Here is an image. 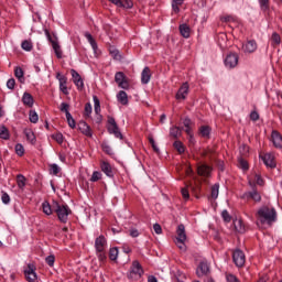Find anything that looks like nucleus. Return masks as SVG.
Here are the masks:
<instances>
[{
    "mask_svg": "<svg viewBox=\"0 0 282 282\" xmlns=\"http://www.w3.org/2000/svg\"><path fill=\"white\" fill-rule=\"evenodd\" d=\"M256 219L262 226H272L276 221V209L272 206L263 205L256 213Z\"/></svg>",
    "mask_w": 282,
    "mask_h": 282,
    "instance_id": "obj_1",
    "label": "nucleus"
},
{
    "mask_svg": "<svg viewBox=\"0 0 282 282\" xmlns=\"http://www.w3.org/2000/svg\"><path fill=\"white\" fill-rule=\"evenodd\" d=\"M53 210L56 213L61 224H67L69 220V215H72V209L67 205H61L58 202L53 203Z\"/></svg>",
    "mask_w": 282,
    "mask_h": 282,
    "instance_id": "obj_2",
    "label": "nucleus"
},
{
    "mask_svg": "<svg viewBox=\"0 0 282 282\" xmlns=\"http://www.w3.org/2000/svg\"><path fill=\"white\" fill-rule=\"evenodd\" d=\"M249 186H251V191L245 192L241 195V199H246L247 202H254L256 204L261 203V193L257 189V185L252 181L249 180Z\"/></svg>",
    "mask_w": 282,
    "mask_h": 282,
    "instance_id": "obj_3",
    "label": "nucleus"
},
{
    "mask_svg": "<svg viewBox=\"0 0 282 282\" xmlns=\"http://www.w3.org/2000/svg\"><path fill=\"white\" fill-rule=\"evenodd\" d=\"M144 274V269L138 261H133L132 265L130 267V271L128 272V279L130 281H140L142 275Z\"/></svg>",
    "mask_w": 282,
    "mask_h": 282,
    "instance_id": "obj_4",
    "label": "nucleus"
},
{
    "mask_svg": "<svg viewBox=\"0 0 282 282\" xmlns=\"http://www.w3.org/2000/svg\"><path fill=\"white\" fill-rule=\"evenodd\" d=\"M175 243L180 250H186V227L182 224L177 226Z\"/></svg>",
    "mask_w": 282,
    "mask_h": 282,
    "instance_id": "obj_5",
    "label": "nucleus"
},
{
    "mask_svg": "<svg viewBox=\"0 0 282 282\" xmlns=\"http://www.w3.org/2000/svg\"><path fill=\"white\" fill-rule=\"evenodd\" d=\"M44 32L47 41L52 44L55 56H57V58H63V51L61 50V44H58V39L54 35L52 36L48 30H45Z\"/></svg>",
    "mask_w": 282,
    "mask_h": 282,
    "instance_id": "obj_6",
    "label": "nucleus"
},
{
    "mask_svg": "<svg viewBox=\"0 0 282 282\" xmlns=\"http://www.w3.org/2000/svg\"><path fill=\"white\" fill-rule=\"evenodd\" d=\"M108 132L115 138H119V140H122V132H120V128L118 127V123L116 122V119L113 117H108Z\"/></svg>",
    "mask_w": 282,
    "mask_h": 282,
    "instance_id": "obj_7",
    "label": "nucleus"
},
{
    "mask_svg": "<svg viewBox=\"0 0 282 282\" xmlns=\"http://www.w3.org/2000/svg\"><path fill=\"white\" fill-rule=\"evenodd\" d=\"M24 276L28 282H39V276L36 275V265L34 263H29L24 269Z\"/></svg>",
    "mask_w": 282,
    "mask_h": 282,
    "instance_id": "obj_8",
    "label": "nucleus"
},
{
    "mask_svg": "<svg viewBox=\"0 0 282 282\" xmlns=\"http://www.w3.org/2000/svg\"><path fill=\"white\" fill-rule=\"evenodd\" d=\"M232 261L237 268H243L246 265V253L240 249H236L232 252Z\"/></svg>",
    "mask_w": 282,
    "mask_h": 282,
    "instance_id": "obj_9",
    "label": "nucleus"
},
{
    "mask_svg": "<svg viewBox=\"0 0 282 282\" xmlns=\"http://www.w3.org/2000/svg\"><path fill=\"white\" fill-rule=\"evenodd\" d=\"M224 63L228 69H235L239 65V55L237 53H229L225 57Z\"/></svg>",
    "mask_w": 282,
    "mask_h": 282,
    "instance_id": "obj_10",
    "label": "nucleus"
},
{
    "mask_svg": "<svg viewBox=\"0 0 282 282\" xmlns=\"http://www.w3.org/2000/svg\"><path fill=\"white\" fill-rule=\"evenodd\" d=\"M115 82L120 89H129V82L127 80V75L122 72H118L115 75Z\"/></svg>",
    "mask_w": 282,
    "mask_h": 282,
    "instance_id": "obj_11",
    "label": "nucleus"
},
{
    "mask_svg": "<svg viewBox=\"0 0 282 282\" xmlns=\"http://www.w3.org/2000/svg\"><path fill=\"white\" fill-rule=\"evenodd\" d=\"M70 74H72L74 85H76L79 91H83L85 89V82H83V77H80V74H78L76 69H72Z\"/></svg>",
    "mask_w": 282,
    "mask_h": 282,
    "instance_id": "obj_12",
    "label": "nucleus"
},
{
    "mask_svg": "<svg viewBox=\"0 0 282 282\" xmlns=\"http://www.w3.org/2000/svg\"><path fill=\"white\" fill-rule=\"evenodd\" d=\"M77 127L80 133H83V135H86V138H94V131H91V127H89L87 122L79 121Z\"/></svg>",
    "mask_w": 282,
    "mask_h": 282,
    "instance_id": "obj_13",
    "label": "nucleus"
},
{
    "mask_svg": "<svg viewBox=\"0 0 282 282\" xmlns=\"http://www.w3.org/2000/svg\"><path fill=\"white\" fill-rule=\"evenodd\" d=\"M56 78L59 83V91H62L65 96H69V90L67 89V78L61 73L56 74Z\"/></svg>",
    "mask_w": 282,
    "mask_h": 282,
    "instance_id": "obj_14",
    "label": "nucleus"
},
{
    "mask_svg": "<svg viewBox=\"0 0 282 282\" xmlns=\"http://www.w3.org/2000/svg\"><path fill=\"white\" fill-rule=\"evenodd\" d=\"M100 169L107 177L113 178V176L116 175V173L113 172V167L107 161L100 162Z\"/></svg>",
    "mask_w": 282,
    "mask_h": 282,
    "instance_id": "obj_15",
    "label": "nucleus"
},
{
    "mask_svg": "<svg viewBox=\"0 0 282 282\" xmlns=\"http://www.w3.org/2000/svg\"><path fill=\"white\" fill-rule=\"evenodd\" d=\"M106 248H107V238L102 235L98 236L95 239L96 252H101V250H106Z\"/></svg>",
    "mask_w": 282,
    "mask_h": 282,
    "instance_id": "obj_16",
    "label": "nucleus"
},
{
    "mask_svg": "<svg viewBox=\"0 0 282 282\" xmlns=\"http://www.w3.org/2000/svg\"><path fill=\"white\" fill-rule=\"evenodd\" d=\"M271 141L275 149H282V135L279 131L273 130L271 132Z\"/></svg>",
    "mask_w": 282,
    "mask_h": 282,
    "instance_id": "obj_17",
    "label": "nucleus"
},
{
    "mask_svg": "<svg viewBox=\"0 0 282 282\" xmlns=\"http://www.w3.org/2000/svg\"><path fill=\"white\" fill-rule=\"evenodd\" d=\"M208 272H210V265L208 264V262H199L196 269L197 276H206Z\"/></svg>",
    "mask_w": 282,
    "mask_h": 282,
    "instance_id": "obj_18",
    "label": "nucleus"
},
{
    "mask_svg": "<svg viewBox=\"0 0 282 282\" xmlns=\"http://www.w3.org/2000/svg\"><path fill=\"white\" fill-rule=\"evenodd\" d=\"M262 162L269 169H276V161H274V154L267 153L262 156Z\"/></svg>",
    "mask_w": 282,
    "mask_h": 282,
    "instance_id": "obj_19",
    "label": "nucleus"
},
{
    "mask_svg": "<svg viewBox=\"0 0 282 282\" xmlns=\"http://www.w3.org/2000/svg\"><path fill=\"white\" fill-rule=\"evenodd\" d=\"M188 96V83H184L176 93V100H186Z\"/></svg>",
    "mask_w": 282,
    "mask_h": 282,
    "instance_id": "obj_20",
    "label": "nucleus"
},
{
    "mask_svg": "<svg viewBox=\"0 0 282 282\" xmlns=\"http://www.w3.org/2000/svg\"><path fill=\"white\" fill-rule=\"evenodd\" d=\"M198 175H202V177H210V173H213V169L206 164H200L197 167Z\"/></svg>",
    "mask_w": 282,
    "mask_h": 282,
    "instance_id": "obj_21",
    "label": "nucleus"
},
{
    "mask_svg": "<svg viewBox=\"0 0 282 282\" xmlns=\"http://www.w3.org/2000/svg\"><path fill=\"white\" fill-rule=\"evenodd\" d=\"M242 51L247 54H252V52H257V42L254 40H250L242 45Z\"/></svg>",
    "mask_w": 282,
    "mask_h": 282,
    "instance_id": "obj_22",
    "label": "nucleus"
},
{
    "mask_svg": "<svg viewBox=\"0 0 282 282\" xmlns=\"http://www.w3.org/2000/svg\"><path fill=\"white\" fill-rule=\"evenodd\" d=\"M141 83L142 85H149L151 83V68L145 66L141 73Z\"/></svg>",
    "mask_w": 282,
    "mask_h": 282,
    "instance_id": "obj_23",
    "label": "nucleus"
},
{
    "mask_svg": "<svg viewBox=\"0 0 282 282\" xmlns=\"http://www.w3.org/2000/svg\"><path fill=\"white\" fill-rule=\"evenodd\" d=\"M117 100L120 102V105L127 106L129 105V96L127 95V91L120 90L117 94Z\"/></svg>",
    "mask_w": 282,
    "mask_h": 282,
    "instance_id": "obj_24",
    "label": "nucleus"
},
{
    "mask_svg": "<svg viewBox=\"0 0 282 282\" xmlns=\"http://www.w3.org/2000/svg\"><path fill=\"white\" fill-rule=\"evenodd\" d=\"M28 142H30V144H36V135L34 134V131H32V129H24L23 131Z\"/></svg>",
    "mask_w": 282,
    "mask_h": 282,
    "instance_id": "obj_25",
    "label": "nucleus"
},
{
    "mask_svg": "<svg viewBox=\"0 0 282 282\" xmlns=\"http://www.w3.org/2000/svg\"><path fill=\"white\" fill-rule=\"evenodd\" d=\"M178 30L183 39H191V26L188 24H181Z\"/></svg>",
    "mask_w": 282,
    "mask_h": 282,
    "instance_id": "obj_26",
    "label": "nucleus"
},
{
    "mask_svg": "<svg viewBox=\"0 0 282 282\" xmlns=\"http://www.w3.org/2000/svg\"><path fill=\"white\" fill-rule=\"evenodd\" d=\"M234 228H235L236 232H240V234L246 232V225H243V220H241V219L234 220Z\"/></svg>",
    "mask_w": 282,
    "mask_h": 282,
    "instance_id": "obj_27",
    "label": "nucleus"
},
{
    "mask_svg": "<svg viewBox=\"0 0 282 282\" xmlns=\"http://www.w3.org/2000/svg\"><path fill=\"white\" fill-rule=\"evenodd\" d=\"M22 102L23 105H26V107H32L34 105V98L30 95V93H24Z\"/></svg>",
    "mask_w": 282,
    "mask_h": 282,
    "instance_id": "obj_28",
    "label": "nucleus"
},
{
    "mask_svg": "<svg viewBox=\"0 0 282 282\" xmlns=\"http://www.w3.org/2000/svg\"><path fill=\"white\" fill-rule=\"evenodd\" d=\"M170 135L171 138H174V140H177V138L182 137V130L180 127L174 126L170 129Z\"/></svg>",
    "mask_w": 282,
    "mask_h": 282,
    "instance_id": "obj_29",
    "label": "nucleus"
},
{
    "mask_svg": "<svg viewBox=\"0 0 282 282\" xmlns=\"http://www.w3.org/2000/svg\"><path fill=\"white\" fill-rule=\"evenodd\" d=\"M28 182V178H25L23 176V174H18L17 175V184H18V187L23 191V188H25V184Z\"/></svg>",
    "mask_w": 282,
    "mask_h": 282,
    "instance_id": "obj_30",
    "label": "nucleus"
},
{
    "mask_svg": "<svg viewBox=\"0 0 282 282\" xmlns=\"http://www.w3.org/2000/svg\"><path fill=\"white\" fill-rule=\"evenodd\" d=\"M181 6H184V0H172V10L175 14H180Z\"/></svg>",
    "mask_w": 282,
    "mask_h": 282,
    "instance_id": "obj_31",
    "label": "nucleus"
},
{
    "mask_svg": "<svg viewBox=\"0 0 282 282\" xmlns=\"http://www.w3.org/2000/svg\"><path fill=\"white\" fill-rule=\"evenodd\" d=\"M42 210L44 215H52V213H54V210L52 209V205H50L47 200L42 203Z\"/></svg>",
    "mask_w": 282,
    "mask_h": 282,
    "instance_id": "obj_32",
    "label": "nucleus"
},
{
    "mask_svg": "<svg viewBox=\"0 0 282 282\" xmlns=\"http://www.w3.org/2000/svg\"><path fill=\"white\" fill-rule=\"evenodd\" d=\"M21 47L24 50V52H32L34 45L32 44V41L24 40L21 44Z\"/></svg>",
    "mask_w": 282,
    "mask_h": 282,
    "instance_id": "obj_33",
    "label": "nucleus"
},
{
    "mask_svg": "<svg viewBox=\"0 0 282 282\" xmlns=\"http://www.w3.org/2000/svg\"><path fill=\"white\" fill-rule=\"evenodd\" d=\"M0 138L2 140H10V132L6 126H0Z\"/></svg>",
    "mask_w": 282,
    "mask_h": 282,
    "instance_id": "obj_34",
    "label": "nucleus"
},
{
    "mask_svg": "<svg viewBox=\"0 0 282 282\" xmlns=\"http://www.w3.org/2000/svg\"><path fill=\"white\" fill-rule=\"evenodd\" d=\"M85 36L88 43L91 45L94 52H96V50H98V44L96 43V40H94V36H91L90 33H85Z\"/></svg>",
    "mask_w": 282,
    "mask_h": 282,
    "instance_id": "obj_35",
    "label": "nucleus"
},
{
    "mask_svg": "<svg viewBox=\"0 0 282 282\" xmlns=\"http://www.w3.org/2000/svg\"><path fill=\"white\" fill-rule=\"evenodd\" d=\"M271 45H273V47L275 45H281V35H279V33L274 32L271 36Z\"/></svg>",
    "mask_w": 282,
    "mask_h": 282,
    "instance_id": "obj_36",
    "label": "nucleus"
},
{
    "mask_svg": "<svg viewBox=\"0 0 282 282\" xmlns=\"http://www.w3.org/2000/svg\"><path fill=\"white\" fill-rule=\"evenodd\" d=\"M93 100H94L95 113L97 116H100V99H98V96H93Z\"/></svg>",
    "mask_w": 282,
    "mask_h": 282,
    "instance_id": "obj_37",
    "label": "nucleus"
},
{
    "mask_svg": "<svg viewBox=\"0 0 282 282\" xmlns=\"http://www.w3.org/2000/svg\"><path fill=\"white\" fill-rule=\"evenodd\" d=\"M29 120L33 124H36V122H39V113H36L34 110H30V112H29Z\"/></svg>",
    "mask_w": 282,
    "mask_h": 282,
    "instance_id": "obj_38",
    "label": "nucleus"
},
{
    "mask_svg": "<svg viewBox=\"0 0 282 282\" xmlns=\"http://www.w3.org/2000/svg\"><path fill=\"white\" fill-rule=\"evenodd\" d=\"M109 259H110V261H116L118 259V248L117 247L110 248Z\"/></svg>",
    "mask_w": 282,
    "mask_h": 282,
    "instance_id": "obj_39",
    "label": "nucleus"
},
{
    "mask_svg": "<svg viewBox=\"0 0 282 282\" xmlns=\"http://www.w3.org/2000/svg\"><path fill=\"white\" fill-rule=\"evenodd\" d=\"M66 120H67L68 127H70V129H76V120H74V117H72L70 112H67Z\"/></svg>",
    "mask_w": 282,
    "mask_h": 282,
    "instance_id": "obj_40",
    "label": "nucleus"
},
{
    "mask_svg": "<svg viewBox=\"0 0 282 282\" xmlns=\"http://www.w3.org/2000/svg\"><path fill=\"white\" fill-rule=\"evenodd\" d=\"M174 149H176L177 153L182 154L185 151L184 143L182 141H175L173 143Z\"/></svg>",
    "mask_w": 282,
    "mask_h": 282,
    "instance_id": "obj_41",
    "label": "nucleus"
},
{
    "mask_svg": "<svg viewBox=\"0 0 282 282\" xmlns=\"http://www.w3.org/2000/svg\"><path fill=\"white\" fill-rule=\"evenodd\" d=\"M200 134L203 135V138H210V127L202 126L200 127Z\"/></svg>",
    "mask_w": 282,
    "mask_h": 282,
    "instance_id": "obj_42",
    "label": "nucleus"
},
{
    "mask_svg": "<svg viewBox=\"0 0 282 282\" xmlns=\"http://www.w3.org/2000/svg\"><path fill=\"white\" fill-rule=\"evenodd\" d=\"M101 149L104 153H107V155H113V149H111V145H109V143H102Z\"/></svg>",
    "mask_w": 282,
    "mask_h": 282,
    "instance_id": "obj_43",
    "label": "nucleus"
},
{
    "mask_svg": "<svg viewBox=\"0 0 282 282\" xmlns=\"http://www.w3.org/2000/svg\"><path fill=\"white\" fill-rule=\"evenodd\" d=\"M96 256L101 263H105V261H107V252L105 250L96 251Z\"/></svg>",
    "mask_w": 282,
    "mask_h": 282,
    "instance_id": "obj_44",
    "label": "nucleus"
},
{
    "mask_svg": "<svg viewBox=\"0 0 282 282\" xmlns=\"http://www.w3.org/2000/svg\"><path fill=\"white\" fill-rule=\"evenodd\" d=\"M15 153L20 158H22V155H25V148H23V144L21 143L15 144Z\"/></svg>",
    "mask_w": 282,
    "mask_h": 282,
    "instance_id": "obj_45",
    "label": "nucleus"
},
{
    "mask_svg": "<svg viewBox=\"0 0 282 282\" xmlns=\"http://www.w3.org/2000/svg\"><path fill=\"white\" fill-rule=\"evenodd\" d=\"M23 75H24L23 68H21V67H15V69H14V76H15V78L19 79L20 82H23Z\"/></svg>",
    "mask_w": 282,
    "mask_h": 282,
    "instance_id": "obj_46",
    "label": "nucleus"
},
{
    "mask_svg": "<svg viewBox=\"0 0 282 282\" xmlns=\"http://www.w3.org/2000/svg\"><path fill=\"white\" fill-rule=\"evenodd\" d=\"M263 12L270 10V0H258Z\"/></svg>",
    "mask_w": 282,
    "mask_h": 282,
    "instance_id": "obj_47",
    "label": "nucleus"
},
{
    "mask_svg": "<svg viewBox=\"0 0 282 282\" xmlns=\"http://www.w3.org/2000/svg\"><path fill=\"white\" fill-rule=\"evenodd\" d=\"M99 180H102V173H100L99 171L93 172L90 182H99Z\"/></svg>",
    "mask_w": 282,
    "mask_h": 282,
    "instance_id": "obj_48",
    "label": "nucleus"
},
{
    "mask_svg": "<svg viewBox=\"0 0 282 282\" xmlns=\"http://www.w3.org/2000/svg\"><path fill=\"white\" fill-rule=\"evenodd\" d=\"M50 171L52 175H58V173H61V167L56 163H53L50 165Z\"/></svg>",
    "mask_w": 282,
    "mask_h": 282,
    "instance_id": "obj_49",
    "label": "nucleus"
},
{
    "mask_svg": "<svg viewBox=\"0 0 282 282\" xmlns=\"http://www.w3.org/2000/svg\"><path fill=\"white\" fill-rule=\"evenodd\" d=\"M53 140H55V142H57V144H63V133L57 132L55 134L52 135Z\"/></svg>",
    "mask_w": 282,
    "mask_h": 282,
    "instance_id": "obj_50",
    "label": "nucleus"
},
{
    "mask_svg": "<svg viewBox=\"0 0 282 282\" xmlns=\"http://www.w3.org/2000/svg\"><path fill=\"white\" fill-rule=\"evenodd\" d=\"M226 281L227 282H241V281H239V278H237V275L231 274V273L226 274Z\"/></svg>",
    "mask_w": 282,
    "mask_h": 282,
    "instance_id": "obj_51",
    "label": "nucleus"
},
{
    "mask_svg": "<svg viewBox=\"0 0 282 282\" xmlns=\"http://www.w3.org/2000/svg\"><path fill=\"white\" fill-rule=\"evenodd\" d=\"M110 55L115 61H120V51L116 48H110Z\"/></svg>",
    "mask_w": 282,
    "mask_h": 282,
    "instance_id": "obj_52",
    "label": "nucleus"
},
{
    "mask_svg": "<svg viewBox=\"0 0 282 282\" xmlns=\"http://www.w3.org/2000/svg\"><path fill=\"white\" fill-rule=\"evenodd\" d=\"M217 197H219V183H216L213 186V198L217 199Z\"/></svg>",
    "mask_w": 282,
    "mask_h": 282,
    "instance_id": "obj_53",
    "label": "nucleus"
},
{
    "mask_svg": "<svg viewBox=\"0 0 282 282\" xmlns=\"http://www.w3.org/2000/svg\"><path fill=\"white\" fill-rule=\"evenodd\" d=\"M47 265H50V268L54 267V262L56 261V258L54 257V254L47 256L45 259Z\"/></svg>",
    "mask_w": 282,
    "mask_h": 282,
    "instance_id": "obj_54",
    "label": "nucleus"
},
{
    "mask_svg": "<svg viewBox=\"0 0 282 282\" xmlns=\"http://www.w3.org/2000/svg\"><path fill=\"white\" fill-rule=\"evenodd\" d=\"M59 110L64 112L66 116L69 113V106L67 102H62L59 106Z\"/></svg>",
    "mask_w": 282,
    "mask_h": 282,
    "instance_id": "obj_55",
    "label": "nucleus"
},
{
    "mask_svg": "<svg viewBox=\"0 0 282 282\" xmlns=\"http://www.w3.org/2000/svg\"><path fill=\"white\" fill-rule=\"evenodd\" d=\"M239 164H240V169H242V171H248V169H250V166L248 165V161L240 159L239 160Z\"/></svg>",
    "mask_w": 282,
    "mask_h": 282,
    "instance_id": "obj_56",
    "label": "nucleus"
},
{
    "mask_svg": "<svg viewBox=\"0 0 282 282\" xmlns=\"http://www.w3.org/2000/svg\"><path fill=\"white\" fill-rule=\"evenodd\" d=\"M149 142L155 153H160V148H158V144H155V140L153 138H149Z\"/></svg>",
    "mask_w": 282,
    "mask_h": 282,
    "instance_id": "obj_57",
    "label": "nucleus"
},
{
    "mask_svg": "<svg viewBox=\"0 0 282 282\" xmlns=\"http://www.w3.org/2000/svg\"><path fill=\"white\" fill-rule=\"evenodd\" d=\"M91 111H93V108H91V104H86L85 105V116H87V118H89L91 116Z\"/></svg>",
    "mask_w": 282,
    "mask_h": 282,
    "instance_id": "obj_58",
    "label": "nucleus"
},
{
    "mask_svg": "<svg viewBox=\"0 0 282 282\" xmlns=\"http://www.w3.org/2000/svg\"><path fill=\"white\" fill-rule=\"evenodd\" d=\"M221 217H223L224 221L230 223V220H231V217H230V214L228 213V210H224L221 213Z\"/></svg>",
    "mask_w": 282,
    "mask_h": 282,
    "instance_id": "obj_59",
    "label": "nucleus"
},
{
    "mask_svg": "<svg viewBox=\"0 0 282 282\" xmlns=\"http://www.w3.org/2000/svg\"><path fill=\"white\" fill-rule=\"evenodd\" d=\"M1 199L3 204H10V195L8 193L3 192Z\"/></svg>",
    "mask_w": 282,
    "mask_h": 282,
    "instance_id": "obj_60",
    "label": "nucleus"
},
{
    "mask_svg": "<svg viewBox=\"0 0 282 282\" xmlns=\"http://www.w3.org/2000/svg\"><path fill=\"white\" fill-rule=\"evenodd\" d=\"M17 85V82L14 80V78H10L8 82H7V87L8 89H14V86Z\"/></svg>",
    "mask_w": 282,
    "mask_h": 282,
    "instance_id": "obj_61",
    "label": "nucleus"
},
{
    "mask_svg": "<svg viewBox=\"0 0 282 282\" xmlns=\"http://www.w3.org/2000/svg\"><path fill=\"white\" fill-rule=\"evenodd\" d=\"M153 230L156 235H162V226H160V224H154L153 225Z\"/></svg>",
    "mask_w": 282,
    "mask_h": 282,
    "instance_id": "obj_62",
    "label": "nucleus"
},
{
    "mask_svg": "<svg viewBox=\"0 0 282 282\" xmlns=\"http://www.w3.org/2000/svg\"><path fill=\"white\" fill-rule=\"evenodd\" d=\"M250 120H252L253 122H257V120H259V112L257 111H251L250 113Z\"/></svg>",
    "mask_w": 282,
    "mask_h": 282,
    "instance_id": "obj_63",
    "label": "nucleus"
},
{
    "mask_svg": "<svg viewBox=\"0 0 282 282\" xmlns=\"http://www.w3.org/2000/svg\"><path fill=\"white\" fill-rule=\"evenodd\" d=\"M254 180H256V184H258V186H263V178L259 174L254 175Z\"/></svg>",
    "mask_w": 282,
    "mask_h": 282,
    "instance_id": "obj_64",
    "label": "nucleus"
}]
</instances>
